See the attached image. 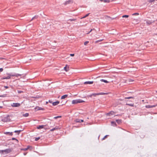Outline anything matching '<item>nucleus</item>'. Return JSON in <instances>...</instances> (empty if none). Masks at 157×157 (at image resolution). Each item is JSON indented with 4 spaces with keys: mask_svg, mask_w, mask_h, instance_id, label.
Masks as SVG:
<instances>
[{
    "mask_svg": "<svg viewBox=\"0 0 157 157\" xmlns=\"http://www.w3.org/2000/svg\"><path fill=\"white\" fill-rule=\"evenodd\" d=\"M103 2H105V3H106V2H107V3L109 2V0H103Z\"/></svg>",
    "mask_w": 157,
    "mask_h": 157,
    "instance_id": "obj_34",
    "label": "nucleus"
},
{
    "mask_svg": "<svg viewBox=\"0 0 157 157\" xmlns=\"http://www.w3.org/2000/svg\"><path fill=\"white\" fill-rule=\"evenodd\" d=\"M89 42V41H85L84 43V45H86Z\"/></svg>",
    "mask_w": 157,
    "mask_h": 157,
    "instance_id": "obj_41",
    "label": "nucleus"
},
{
    "mask_svg": "<svg viewBox=\"0 0 157 157\" xmlns=\"http://www.w3.org/2000/svg\"><path fill=\"white\" fill-rule=\"evenodd\" d=\"M21 150H23V151H26L27 150L26 148H21Z\"/></svg>",
    "mask_w": 157,
    "mask_h": 157,
    "instance_id": "obj_45",
    "label": "nucleus"
},
{
    "mask_svg": "<svg viewBox=\"0 0 157 157\" xmlns=\"http://www.w3.org/2000/svg\"><path fill=\"white\" fill-rule=\"evenodd\" d=\"M44 125H38L37 126L36 128L38 129H41L44 128Z\"/></svg>",
    "mask_w": 157,
    "mask_h": 157,
    "instance_id": "obj_14",
    "label": "nucleus"
},
{
    "mask_svg": "<svg viewBox=\"0 0 157 157\" xmlns=\"http://www.w3.org/2000/svg\"><path fill=\"white\" fill-rule=\"evenodd\" d=\"M11 119L10 118V116L9 115L5 116L2 117L1 121L4 122H8L10 121Z\"/></svg>",
    "mask_w": 157,
    "mask_h": 157,
    "instance_id": "obj_1",
    "label": "nucleus"
},
{
    "mask_svg": "<svg viewBox=\"0 0 157 157\" xmlns=\"http://www.w3.org/2000/svg\"><path fill=\"white\" fill-rule=\"evenodd\" d=\"M61 117V116H56V117H54V118L55 119H56L58 118H60V117Z\"/></svg>",
    "mask_w": 157,
    "mask_h": 157,
    "instance_id": "obj_33",
    "label": "nucleus"
},
{
    "mask_svg": "<svg viewBox=\"0 0 157 157\" xmlns=\"http://www.w3.org/2000/svg\"><path fill=\"white\" fill-rule=\"evenodd\" d=\"M21 74L14 73V74L12 73V76H13V77L15 76L17 77H18L19 76H21Z\"/></svg>",
    "mask_w": 157,
    "mask_h": 157,
    "instance_id": "obj_11",
    "label": "nucleus"
},
{
    "mask_svg": "<svg viewBox=\"0 0 157 157\" xmlns=\"http://www.w3.org/2000/svg\"><path fill=\"white\" fill-rule=\"evenodd\" d=\"M73 2L72 0H68L67 1H66L65 2L64 4L65 5H66L68 4H69Z\"/></svg>",
    "mask_w": 157,
    "mask_h": 157,
    "instance_id": "obj_9",
    "label": "nucleus"
},
{
    "mask_svg": "<svg viewBox=\"0 0 157 157\" xmlns=\"http://www.w3.org/2000/svg\"><path fill=\"white\" fill-rule=\"evenodd\" d=\"M23 130H15L14 132L15 133H17V134L18 135L20 134L21 132L23 131Z\"/></svg>",
    "mask_w": 157,
    "mask_h": 157,
    "instance_id": "obj_20",
    "label": "nucleus"
},
{
    "mask_svg": "<svg viewBox=\"0 0 157 157\" xmlns=\"http://www.w3.org/2000/svg\"><path fill=\"white\" fill-rule=\"evenodd\" d=\"M118 116V115H116V116Z\"/></svg>",
    "mask_w": 157,
    "mask_h": 157,
    "instance_id": "obj_61",
    "label": "nucleus"
},
{
    "mask_svg": "<svg viewBox=\"0 0 157 157\" xmlns=\"http://www.w3.org/2000/svg\"><path fill=\"white\" fill-rule=\"evenodd\" d=\"M35 111H37L40 110H44V108L42 107H40L39 106H36L35 108Z\"/></svg>",
    "mask_w": 157,
    "mask_h": 157,
    "instance_id": "obj_5",
    "label": "nucleus"
},
{
    "mask_svg": "<svg viewBox=\"0 0 157 157\" xmlns=\"http://www.w3.org/2000/svg\"><path fill=\"white\" fill-rule=\"evenodd\" d=\"M75 121L77 123H81L83 122L84 121V120L82 119H80L78 118L75 119Z\"/></svg>",
    "mask_w": 157,
    "mask_h": 157,
    "instance_id": "obj_10",
    "label": "nucleus"
},
{
    "mask_svg": "<svg viewBox=\"0 0 157 157\" xmlns=\"http://www.w3.org/2000/svg\"><path fill=\"white\" fill-rule=\"evenodd\" d=\"M129 17V15H123L122 16V18H128Z\"/></svg>",
    "mask_w": 157,
    "mask_h": 157,
    "instance_id": "obj_28",
    "label": "nucleus"
},
{
    "mask_svg": "<svg viewBox=\"0 0 157 157\" xmlns=\"http://www.w3.org/2000/svg\"><path fill=\"white\" fill-rule=\"evenodd\" d=\"M38 15H35L34 17H33L31 19V21L33 20L34 19H37L38 18Z\"/></svg>",
    "mask_w": 157,
    "mask_h": 157,
    "instance_id": "obj_23",
    "label": "nucleus"
},
{
    "mask_svg": "<svg viewBox=\"0 0 157 157\" xmlns=\"http://www.w3.org/2000/svg\"><path fill=\"white\" fill-rule=\"evenodd\" d=\"M90 14V13H88L87 14H86L84 16H83V17H82L81 18H85L86 17H87Z\"/></svg>",
    "mask_w": 157,
    "mask_h": 157,
    "instance_id": "obj_29",
    "label": "nucleus"
},
{
    "mask_svg": "<svg viewBox=\"0 0 157 157\" xmlns=\"http://www.w3.org/2000/svg\"><path fill=\"white\" fill-rule=\"evenodd\" d=\"M99 136H98V138H99Z\"/></svg>",
    "mask_w": 157,
    "mask_h": 157,
    "instance_id": "obj_59",
    "label": "nucleus"
},
{
    "mask_svg": "<svg viewBox=\"0 0 157 157\" xmlns=\"http://www.w3.org/2000/svg\"><path fill=\"white\" fill-rule=\"evenodd\" d=\"M3 133L5 134L8 135L10 136H12L13 135V132H4Z\"/></svg>",
    "mask_w": 157,
    "mask_h": 157,
    "instance_id": "obj_8",
    "label": "nucleus"
},
{
    "mask_svg": "<svg viewBox=\"0 0 157 157\" xmlns=\"http://www.w3.org/2000/svg\"><path fill=\"white\" fill-rule=\"evenodd\" d=\"M4 87L6 89H8L9 88V86H4Z\"/></svg>",
    "mask_w": 157,
    "mask_h": 157,
    "instance_id": "obj_51",
    "label": "nucleus"
},
{
    "mask_svg": "<svg viewBox=\"0 0 157 157\" xmlns=\"http://www.w3.org/2000/svg\"><path fill=\"white\" fill-rule=\"evenodd\" d=\"M63 69L65 71H67L69 70V67L67 65H66V66L64 67Z\"/></svg>",
    "mask_w": 157,
    "mask_h": 157,
    "instance_id": "obj_15",
    "label": "nucleus"
},
{
    "mask_svg": "<svg viewBox=\"0 0 157 157\" xmlns=\"http://www.w3.org/2000/svg\"><path fill=\"white\" fill-rule=\"evenodd\" d=\"M68 96V95L67 94H65L64 95H63L61 96V99H64L66 98Z\"/></svg>",
    "mask_w": 157,
    "mask_h": 157,
    "instance_id": "obj_22",
    "label": "nucleus"
},
{
    "mask_svg": "<svg viewBox=\"0 0 157 157\" xmlns=\"http://www.w3.org/2000/svg\"><path fill=\"white\" fill-rule=\"evenodd\" d=\"M103 40V39H102L101 40H96L95 41V43H97L99 42L102 41Z\"/></svg>",
    "mask_w": 157,
    "mask_h": 157,
    "instance_id": "obj_27",
    "label": "nucleus"
},
{
    "mask_svg": "<svg viewBox=\"0 0 157 157\" xmlns=\"http://www.w3.org/2000/svg\"><path fill=\"white\" fill-rule=\"evenodd\" d=\"M3 70V69L2 68H0V73L2 72Z\"/></svg>",
    "mask_w": 157,
    "mask_h": 157,
    "instance_id": "obj_47",
    "label": "nucleus"
},
{
    "mask_svg": "<svg viewBox=\"0 0 157 157\" xmlns=\"http://www.w3.org/2000/svg\"><path fill=\"white\" fill-rule=\"evenodd\" d=\"M145 107L147 108H152L151 105H147L145 106Z\"/></svg>",
    "mask_w": 157,
    "mask_h": 157,
    "instance_id": "obj_25",
    "label": "nucleus"
},
{
    "mask_svg": "<svg viewBox=\"0 0 157 157\" xmlns=\"http://www.w3.org/2000/svg\"><path fill=\"white\" fill-rule=\"evenodd\" d=\"M134 98V97H125V98L126 99H131V98Z\"/></svg>",
    "mask_w": 157,
    "mask_h": 157,
    "instance_id": "obj_32",
    "label": "nucleus"
},
{
    "mask_svg": "<svg viewBox=\"0 0 157 157\" xmlns=\"http://www.w3.org/2000/svg\"><path fill=\"white\" fill-rule=\"evenodd\" d=\"M92 96L96 97L97 95H98V93H93L92 94Z\"/></svg>",
    "mask_w": 157,
    "mask_h": 157,
    "instance_id": "obj_30",
    "label": "nucleus"
},
{
    "mask_svg": "<svg viewBox=\"0 0 157 157\" xmlns=\"http://www.w3.org/2000/svg\"><path fill=\"white\" fill-rule=\"evenodd\" d=\"M48 102L51 103H52L53 102L52 100H48Z\"/></svg>",
    "mask_w": 157,
    "mask_h": 157,
    "instance_id": "obj_48",
    "label": "nucleus"
},
{
    "mask_svg": "<svg viewBox=\"0 0 157 157\" xmlns=\"http://www.w3.org/2000/svg\"><path fill=\"white\" fill-rule=\"evenodd\" d=\"M2 108V106H0V108Z\"/></svg>",
    "mask_w": 157,
    "mask_h": 157,
    "instance_id": "obj_58",
    "label": "nucleus"
},
{
    "mask_svg": "<svg viewBox=\"0 0 157 157\" xmlns=\"http://www.w3.org/2000/svg\"><path fill=\"white\" fill-rule=\"evenodd\" d=\"M157 1V0H154V1Z\"/></svg>",
    "mask_w": 157,
    "mask_h": 157,
    "instance_id": "obj_62",
    "label": "nucleus"
},
{
    "mask_svg": "<svg viewBox=\"0 0 157 157\" xmlns=\"http://www.w3.org/2000/svg\"><path fill=\"white\" fill-rule=\"evenodd\" d=\"M107 94V93L101 92V93H98V95H104V94Z\"/></svg>",
    "mask_w": 157,
    "mask_h": 157,
    "instance_id": "obj_35",
    "label": "nucleus"
},
{
    "mask_svg": "<svg viewBox=\"0 0 157 157\" xmlns=\"http://www.w3.org/2000/svg\"><path fill=\"white\" fill-rule=\"evenodd\" d=\"M126 105H129L130 106L133 107L134 106V104L131 103V104H128V103H126Z\"/></svg>",
    "mask_w": 157,
    "mask_h": 157,
    "instance_id": "obj_26",
    "label": "nucleus"
},
{
    "mask_svg": "<svg viewBox=\"0 0 157 157\" xmlns=\"http://www.w3.org/2000/svg\"><path fill=\"white\" fill-rule=\"evenodd\" d=\"M116 122L118 124H120L122 123V120L121 119H117L116 120Z\"/></svg>",
    "mask_w": 157,
    "mask_h": 157,
    "instance_id": "obj_18",
    "label": "nucleus"
},
{
    "mask_svg": "<svg viewBox=\"0 0 157 157\" xmlns=\"http://www.w3.org/2000/svg\"><path fill=\"white\" fill-rule=\"evenodd\" d=\"M11 139H12V140H16L17 141V142H18V140L17 139H16V138H15L14 137L12 138Z\"/></svg>",
    "mask_w": 157,
    "mask_h": 157,
    "instance_id": "obj_37",
    "label": "nucleus"
},
{
    "mask_svg": "<svg viewBox=\"0 0 157 157\" xmlns=\"http://www.w3.org/2000/svg\"><path fill=\"white\" fill-rule=\"evenodd\" d=\"M100 81L101 82H103L105 83H108L109 82L107 80L104 79H101Z\"/></svg>",
    "mask_w": 157,
    "mask_h": 157,
    "instance_id": "obj_21",
    "label": "nucleus"
},
{
    "mask_svg": "<svg viewBox=\"0 0 157 157\" xmlns=\"http://www.w3.org/2000/svg\"><path fill=\"white\" fill-rule=\"evenodd\" d=\"M32 148V147L30 145H28L27 146V147L26 148L28 150V149Z\"/></svg>",
    "mask_w": 157,
    "mask_h": 157,
    "instance_id": "obj_44",
    "label": "nucleus"
},
{
    "mask_svg": "<svg viewBox=\"0 0 157 157\" xmlns=\"http://www.w3.org/2000/svg\"><path fill=\"white\" fill-rule=\"evenodd\" d=\"M109 135H106L102 139V140H103L105 139V138H106Z\"/></svg>",
    "mask_w": 157,
    "mask_h": 157,
    "instance_id": "obj_38",
    "label": "nucleus"
},
{
    "mask_svg": "<svg viewBox=\"0 0 157 157\" xmlns=\"http://www.w3.org/2000/svg\"><path fill=\"white\" fill-rule=\"evenodd\" d=\"M59 129V128L58 127H55L53 128L52 129H51L50 131H54L55 130H58Z\"/></svg>",
    "mask_w": 157,
    "mask_h": 157,
    "instance_id": "obj_19",
    "label": "nucleus"
},
{
    "mask_svg": "<svg viewBox=\"0 0 157 157\" xmlns=\"http://www.w3.org/2000/svg\"><path fill=\"white\" fill-rule=\"evenodd\" d=\"M156 105H151L152 108L155 107Z\"/></svg>",
    "mask_w": 157,
    "mask_h": 157,
    "instance_id": "obj_53",
    "label": "nucleus"
},
{
    "mask_svg": "<svg viewBox=\"0 0 157 157\" xmlns=\"http://www.w3.org/2000/svg\"><path fill=\"white\" fill-rule=\"evenodd\" d=\"M75 20H76L75 19H74V18H72V19H69L68 21H75Z\"/></svg>",
    "mask_w": 157,
    "mask_h": 157,
    "instance_id": "obj_39",
    "label": "nucleus"
},
{
    "mask_svg": "<svg viewBox=\"0 0 157 157\" xmlns=\"http://www.w3.org/2000/svg\"><path fill=\"white\" fill-rule=\"evenodd\" d=\"M92 30V29H91L90 31L89 32H90H90H91V31Z\"/></svg>",
    "mask_w": 157,
    "mask_h": 157,
    "instance_id": "obj_55",
    "label": "nucleus"
},
{
    "mask_svg": "<svg viewBox=\"0 0 157 157\" xmlns=\"http://www.w3.org/2000/svg\"><path fill=\"white\" fill-rule=\"evenodd\" d=\"M6 74L8 75V76L6 77L4 76L2 77L1 78V79L2 80L5 79H8L11 78V76L12 75V73H7Z\"/></svg>",
    "mask_w": 157,
    "mask_h": 157,
    "instance_id": "obj_3",
    "label": "nucleus"
},
{
    "mask_svg": "<svg viewBox=\"0 0 157 157\" xmlns=\"http://www.w3.org/2000/svg\"><path fill=\"white\" fill-rule=\"evenodd\" d=\"M93 81H86L84 82L85 84H92L93 83Z\"/></svg>",
    "mask_w": 157,
    "mask_h": 157,
    "instance_id": "obj_17",
    "label": "nucleus"
},
{
    "mask_svg": "<svg viewBox=\"0 0 157 157\" xmlns=\"http://www.w3.org/2000/svg\"><path fill=\"white\" fill-rule=\"evenodd\" d=\"M89 33H90V32H88L87 33H86V34H89Z\"/></svg>",
    "mask_w": 157,
    "mask_h": 157,
    "instance_id": "obj_56",
    "label": "nucleus"
},
{
    "mask_svg": "<svg viewBox=\"0 0 157 157\" xmlns=\"http://www.w3.org/2000/svg\"><path fill=\"white\" fill-rule=\"evenodd\" d=\"M75 127H77L78 126H75Z\"/></svg>",
    "mask_w": 157,
    "mask_h": 157,
    "instance_id": "obj_60",
    "label": "nucleus"
},
{
    "mask_svg": "<svg viewBox=\"0 0 157 157\" xmlns=\"http://www.w3.org/2000/svg\"><path fill=\"white\" fill-rule=\"evenodd\" d=\"M20 104L18 103H13L11 104V105L14 107H18L20 106Z\"/></svg>",
    "mask_w": 157,
    "mask_h": 157,
    "instance_id": "obj_4",
    "label": "nucleus"
},
{
    "mask_svg": "<svg viewBox=\"0 0 157 157\" xmlns=\"http://www.w3.org/2000/svg\"><path fill=\"white\" fill-rule=\"evenodd\" d=\"M139 15V13H134L132 14V15Z\"/></svg>",
    "mask_w": 157,
    "mask_h": 157,
    "instance_id": "obj_36",
    "label": "nucleus"
},
{
    "mask_svg": "<svg viewBox=\"0 0 157 157\" xmlns=\"http://www.w3.org/2000/svg\"><path fill=\"white\" fill-rule=\"evenodd\" d=\"M92 96H92V94H90V95H88V97L91 98V97H92Z\"/></svg>",
    "mask_w": 157,
    "mask_h": 157,
    "instance_id": "obj_46",
    "label": "nucleus"
},
{
    "mask_svg": "<svg viewBox=\"0 0 157 157\" xmlns=\"http://www.w3.org/2000/svg\"><path fill=\"white\" fill-rule=\"evenodd\" d=\"M154 1V0H149L148 1V2L150 3H152V2Z\"/></svg>",
    "mask_w": 157,
    "mask_h": 157,
    "instance_id": "obj_43",
    "label": "nucleus"
},
{
    "mask_svg": "<svg viewBox=\"0 0 157 157\" xmlns=\"http://www.w3.org/2000/svg\"><path fill=\"white\" fill-rule=\"evenodd\" d=\"M29 115V113H25V114H23V116L24 117H27Z\"/></svg>",
    "mask_w": 157,
    "mask_h": 157,
    "instance_id": "obj_24",
    "label": "nucleus"
},
{
    "mask_svg": "<svg viewBox=\"0 0 157 157\" xmlns=\"http://www.w3.org/2000/svg\"><path fill=\"white\" fill-rule=\"evenodd\" d=\"M111 125L113 126H117V124L116 123V122L114 121H111Z\"/></svg>",
    "mask_w": 157,
    "mask_h": 157,
    "instance_id": "obj_16",
    "label": "nucleus"
},
{
    "mask_svg": "<svg viewBox=\"0 0 157 157\" xmlns=\"http://www.w3.org/2000/svg\"><path fill=\"white\" fill-rule=\"evenodd\" d=\"M6 94H4L2 95H1V97H6Z\"/></svg>",
    "mask_w": 157,
    "mask_h": 157,
    "instance_id": "obj_42",
    "label": "nucleus"
},
{
    "mask_svg": "<svg viewBox=\"0 0 157 157\" xmlns=\"http://www.w3.org/2000/svg\"><path fill=\"white\" fill-rule=\"evenodd\" d=\"M133 81L134 80H132V79H129V82H133Z\"/></svg>",
    "mask_w": 157,
    "mask_h": 157,
    "instance_id": "obj_49",
    "label": "nucleus"
},
{
    "mask_svg": "<svg viewBox=\"0 0 157 157\" xmlns=\"http://www.w3.org/2000/svg\"><path fill=\"white\" fill-rule=\"evenodd\" d=\"M0 153L1 154H3V150H0Z\"/></svg>",
    "mask_w": 157,
    "mask_h": 157,
    "instance_id": "obj_52",
    "label": "nucleus"
},
{
    "mask_svg": "<svg viewBox=\"0 0 157 157\" xmlns=\"http://www.w3.org/2000/svg\"><path fill=\"white\" fill-rule=\"evenodd\" d=\"M156 92H157V91H156Z\"/></svg>",
    "mask_w": 157,
    "mask_h": 157,
    "instance_id": "obj_64",
    "label": "nucleus"
},
{
    "mask_svg": "<svg viewBox=\"0 0 157 157\" xmlns=\"http://www.w3.org/2000/svg\"><path fill=\"white\" fill-rule=\"evenodd\" d=\"M48 101H46V104H48Z\"/></svg>",
    "mask_w": 157,
    "mask_h": 157,
    "instance_id": "obj_57",
    "label": "nucleus"
},
{
    "mask_svg": "<svg viewBox=\"0 0 157 157\" xmlns=\"http://www.w3.org/2000/svg\"><path fill=\"white\" fill-rule=\"evenodd\" d=\"M114 112L113 111H111L108 113L106 114V115L108 116H110L111 115H113L114 114Z\"/></svg>",
    "mask_w": 157,
    "mask_h": 157,
    "instance_id": "obj_7",
    "label": "nucleus"
},
{
    "mask_svg": "<svg viewBox=\"0 0 157 157\" xmlns=\"http://www.w3.org/2000/svg\"><path fill=\"white\" fill-rule=\"evenodd\" d=\"M0 97H1V95H0Z\"/></svg>",
    "mask_w": 157,
    "mask_h": 157,
    "instance_id": "obj_63",
    "label": "nucleus"
},
{
    "mask_svg": "<svg viewBox=\"0 0 157 157\" xmlns=\"http://www.w3.org/2000/svg\"><path fill=\"white\" fill-rule=\"evenodd\" d=\"M154 22V21H153L152 20H147V21L146 23L147 25H150Z\"/></svg>",
    "mask_w": 157,
    "mask_h": 157,
    "instance_id": "obj_12",
    "label": "nucleus"
},
{
    "mask_svg": "<svg viewBox=\"0 0 157 157\" xmlns=\"http://www.w3.org/2000/svg\"><path fill=\"white\" fill-rule=\"evenodd\" d=\"M40 139V137H36L35 139V140L36 141H37L39 139Z\"/></svg>",
    "mask_w": 157,
    "mask_h": 157,
    "instance_id": "obj_40",
    "label": "nucleus"
},
{
    "mask_svg": "<svg viewBox=\"0 0 157 157\" xmlns=\"http://www.w3.org/2000/svg\"><path fill=\"white\" fill-rule=\"evenodd\" d=\"M27 153L26 152L24 153V155H26Z\"/></svg>",
    "mask_w": 157,
    "mask_h": 157,
    "instance_id": "obj_54",
    "label": "nucleus"
},
{
    "mask_svg": "<svg viewBox=\"0 0 157 157\" xmlns=\"http://www.w3.org/2000/svg\"><path fill=\"white\" fill-rule=\"evenodd\" d=\"M75 55V54H70V56H74Z\"/></svg>",
    "mask_w": 157,
    "mask_h": 157,
    "instance_id": "obj_50",
    "label": "nucleus"
},
{
    "mask_svg": "<svg viewBox=\"0 0 157 157\" xmlns=\"http://www.w3.org/2000/svg\"><path fill=\"white\" fill-rule=\"evenodd\" d=\"M85 101L82 100L78 99L73 100L72 102V104H75L78 103H81L84 102Z\"/></svg>",
    "mask_w": 157,
    "mask_h": 157,
    "instance_id": "obj_2",
    "label": "nucleus"
},
{
    "mask_svg": "<svg viewBox=\"0 0 157 157\" xmlns=\"http://www.w3.org/2000/svg\"><path fill=\"white\" fill-rule=\"evenodd\" d=\"M17 92L18 94H21L22 93H23L24 92L21 90H17Z\"/></svg>",
    "mask_w": 157,
    "mask_h": 157,
    "instance_id": "obj_31",
    "label": "nucleus"
},
{
    "mask_svg": "<svg viewBox=\"0 0 157 157\" xmlns=\"http://www.w3.org/2000/svg\"><path fill=\"white\" fill-rule=\"evenodd\" d=\"M3 151L4 152H5L6 154H8L11 151V149L7 148L6 149L4 150H3Z\"/></svg>",
    "mask_w": 157,
    "mask_h": 157,
    "instance_id": "obj_6",
    "label": "nucleus"
},
{
    "mask_svg": "<svg viewBox=\"0 0 157 157\" xmlns=\"http://www.w3.org/2000/svg\"><path fill=\"white\" fill-rule=\"evenodd\" d=\"M59 103V101H57L55 102H53L52 103V104L53 106H56L58 105Z\"/></svg>",
    "mask_w": 157,
    "mask_h": 157,
    "instance_id": "obj_13",
    "label": "nucleus"
}]
</instances>
